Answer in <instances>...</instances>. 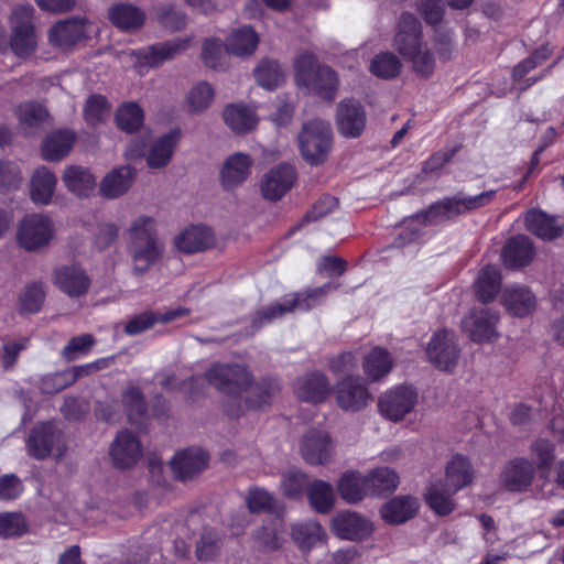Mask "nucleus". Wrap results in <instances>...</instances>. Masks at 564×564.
Returning <instances> with one entry per match:
<instances>
[{"label":"nucleus","mask_w":564,"mask_h":564,"mask_svg":"<svg viewBox=\"0 0 564 564\" xmlns=\"http://www.w3.org/2000/svg\"><path fill=\"white\" fill-rule=\"evenodd\" d=\"M128 253L132 259L134 275H143L164 252V243L159 238L156 223L150 216H139L128 230Z\"/></svg>","instance_id":"obj_1"},{"label":"nucleus","mask_w":564,"mask_h":564,"mask_svg":"<svg viewBox=\"0 0 564 564\" xmlns=\"http://www.w3.org/2000/svg\"><path fill=\"white\" fill-rule=\"evenodd\" d=\"M295 78L300 86L323 99H333L337 90L336 73L327 65L318 62L311 52L301 53L294 61Z\"/></svg>","instance_id":"obj_2"},{"label":"nucleus","mask_w":564,"mask_h":564,"mask_svg":"<svg viewBox=\"0 0 564 564\" xmlns=\"http://www.w3.org/2000/svg\"><path fill=\"white\" fill-rule=\"evenodd\" d=\"M496 196V191L482 192L475 196H466L457 193L454 196L445 197L434 204L420 215L426 225L437 224L452 217L473 212L489 204Z\"/></svg>","instance_id":"obj_3"},{"label":"nucleus","mask_w":564,"mask_h":564,"mask_svg":"<svg viewBox=\"0 0 564 564\" xmlns=\"http://www.w3.org/2000/svg\"><path fill=\"white\" fill-rule=\"evenodd\" d=\"M299 143L302 156L308 164H323L333 147L330 124L322 119L308 121L300 132Z\"/></svg>","instance_id":"obj_4"},{"label":"nucleus","mask_w":564,"mask_h":564,"mask_svg":"<svg viewBox=\"0 0 564 564\" xmlns=\"http://www.w3.org/2000/svg\"><path fill=\"white\" fill-rule=\"evenodd\" d=\"M34 8L31 4H19L13 8L10 17V46L15 55H32L37 47V34L34 25Z\"/></svg>","instance_id":"obj_5"},{"label":"nucleus","mask_w":564,"mask_h":564,"mask_svg":"<svg viewBox=\"0 0 564 564\" xmlns=\"http://www.w3.org/2000/svg\"><path fill=\"white\" fill-rule=\"evenodd\" d=\"M206 380L220 392L238 398L252 384V376L239 364H216L205 373Z\"/></svg>","instance_id":"obj_6"},{"label":"nucleus","mask_w":564,"mask_h":564,"mask_svg":"<svg viewBox=\"0 0 564 564\" xmlns=\"http://www.w3.org/2000/svg\"><path fill=\"white\" fill-rule=\"evenodd\" d=\"M417 403V392L410 386H397L379 397L380 414L392 422H399L413 411Z\"/></svg>","instance_id":"obj_7"},{"label":"nucleus","mask_w":564,"mask_h":564,"mask_svg":"<svg viewBox=\"0 0 564 564\" xmlns=\"http://www.w3.org/2000/svg\"><path fill=\"white\" fill-rule=\"evenodd\" d=\"M53 235L52 220L47 216L32 214L20 221L17 239L23 249L34 251L47 246Z\"/></svg>","instance_id":"obj_8"},{"label":"nucleus","mask_w":564,"mask_h":564,"mask_svg":"<svg viewBox=\"0 0 564 564\" xmlns=\"http://www.w3.org/2000/svg\"><path fill=\"white\" fill-rule=\"evenodd\" d=\"M535 476V465L525 457L508 460L499 474V485L509 492H524Z\"/></svg>","instance_id":"obj_9"},{"label":"nucleus","mask_w":564,"mask_h":564,"mask_svg":"<svg viewBox=\"0 0 564 564\" xmlns=\"http://www.w3.org/2000/svg\"><path fill=\"white\" fill-rule=\"evenodd\" d=\"M426 354L436 368L444 371L454 369L459 358L455 334L447 329L435 333L427 345Z\"/></svg>","instance_id":"obj_10"},{"label":"nucleus","mask_w":564,"mask_h":564,"mask_svg":"<svg viewBox=\"0 0 564 564\" xmlns=\"http://www.w3.org/2000/svg\"><path fill=\"white\" fill-rule=\"evenodd\" d=\"M498 318L499 315L489 308H473L462 319V329L474 341H489L497 335Z\"/></svg>","instance_id":"obj_11"},{"label":"nucleus","mask_w":564,"mask_h":564,"mask_svg":"<svg viewBox=\"0 0 564 564\" xmlns=\"http://www.w3.org/2000/svg\"><path fill=\"white\" fill-rule=\"evenodd\" d=\"M336 123L338 132L343 137L349 139L359 138L366 128V111L355 100H343L337 105Z\"/></svg>","instance_id":"obj_12"},{"label":"nucleus","mask_w":564,"mask_h":564,"mask_svg":"<svg viewBox=\"0 0 564 564\" xmlns=\"http://www.w3.org/2000/svg\"><path fill=\"white\" fill-rule=\"evenodd\" d=\"M422 25L419 19L409 12L400 15L394 36V47L405 59L423 45Z\"/></svg>","instance_id":"obj_13"},{"label":"nucleus","mask_w":564,"mask_h":564,"mask_svg":"<svg viewBox=\"0 0 564 564\" xmlns=\"http://www.w3.org/2000/svg\"><path fill=\"white\" fill-rule=\"evenodd\" d=\"M191 44V37H175L170 41L156 43L149 47L139 50L133 54L141 63L151 67H156L184 53L189 48Z\"/></svg>","instance_id":"obj_14"},{"label":"nucleus","mask_w":564,"mask_h":564,"mask_svg":"<svg viewBox=\"0 0 564 564\" xmlns=\"http://www.w3.org/2000/svg\"><path fill=\"white\" fill-rule=\"evenodd\" d=\"M253 160L250 155L236 152L223 163L219 172V182L224 191H234L240 187L251 175Z\"/></svg>","instance_id":"obj_15"},{"label":"nucleus","mask_w":564,"mask_h":564,"mask_svg":"<svg viewBox=\"0 0 564 564\" xmlns=\"http://www.w3.org/2000/svg\"><path fill=\"white\" fill-rule=\"evenodd\" d=\"M332 530L343 540L362 541L371 535L373 527L356 512L341 511L333 518Z\"/></svg>","instance_id":"obj_16"},{"label":"nucleus","mask_w":564,"mask_h":564,"mask_svg":"<svg viewBox=\"0 0 564 564\" xmlns=\"http://www.w3.org/2000/svg\"><path fill=\"white\" fill-rule=\"evenodd\" d=\"M296 178L291 164H281L270 170L261 181L262 196L271 202L281 199L293 186Z\"/></svg>","instance_id":"obj_17"},{"label":"nucleus","mask_w":564,"mask_h":564,"mask_svg":"<svg viewBox=\"0 0 564 564\" xmlns=\"http://www.w3.org/2000/svg\"><path fill=\"white\" fill-rule=\"evenodd\" d=\"M370 393L359 377H347L336 388V401L346 411H359L368 404Z\"/></svg>","instance_id":"obj_18"},{"label":"nucleus","mask_w":564,"mask_h":564,"mask_svg":"<svg viewBox=\"0 0 564 564\" xmlns=\"http://www.w3.org/2000/svg\"><path fill=\"white\" fill-rule=\"evenodd\" d=\"M301 454L310 465H324L332 460L333 444L324 431L311 430L302 438Z\"/></svg>","instance_id":"obj_19"},{"label":"nucleus","mask_w":564,"mask_h":564,"mask_svg":"<svg viewBox=\"0 0 564 564\" xmlns=\"http://www.w3.org/2000/svg\"><path fill=\"white\" fill-rule=\"evenodd\" d=\"M209 456L200 448H188L177 453L171 462L172 470L181 481L199 475L208 465Z\"/></svg>","instance_id":"obj_20"},{"label":"nucleus","mask_w":564,"mask_h":564,"mask_svg":"<svg viewBox=\"0 0 564 564\" xmlns=\"http://www.w3.org/2000/svg\"><path fill=\"white\" fill-rule=\"evenodd\" d=\"M142 455L139 438L128 430L119 432L110 447V456L119 468L133 466Z\"/></svg>","instance_id":"obj_21"},{"label":"nucleus","mask_w":564,"mask_h":564,"mask_svg":"<svg viewBox=\"0 0 564 564\" xmlns=\"http://www.w3.org/2000/svg\"><path fill=\"white\" fill-rule=\"evenodd\" d=\"M55 285L70 297L85 295L90 286L86 272L76 265H63L53 273Z\"/></svg>","instance_id":"obj_22"},{"label":"nucleus","mask_w":564,"mask_h":564,"mask_svg":"<svg viewBox=\"0 0 564 564\" xmlns=\"http://www.w3.org/2000/svg\"><path fill=\"white\" fill-rule=\"evenodd\" d=\"M330 392V383L325 375L311 372L297 378L294 383V393L305 402H323Z\"/></svg>","instance_id":"obj_23"},{"label":"nucleus","mask_w":564,"mask_h":564,"mask_svg":"<svg viewBox=\"0 0 564 564\" xmlns=\"http://www.w3.org/2000/svg\"><path fill=\"white\" fill-rule=\"evenodd\" d=\"M524 223L529 232L543 240H553L563 234V223L557 217L550 216L541 209L527 212Z\"/></svg>","instance_id":"obj_24"},{"label":"nucleus","mask_w":564,"mask_h":564,"mask_svg":"<svg viewBox=\"0 0 564 564\" xmlns=\"http://www.w3.org/2000/svg\"><path fill=\"white\" fill-rule=\"evenodd\" d=\"M85 37V22L79 18H69L55 23L48 32L50 43L61 50H67Z\"/></svg>","instance_id":"obj_25"},{"label":"nucleus","mask_w":564,"mask_h":564,"mask_svg":"<svg viewBox=\"0 0 564 564\" xmlns=\"http://www.w3.org/2000/svg\"><path fill=\"white\" fill-rule=\"evenodd\" d=\"M58 441V433L52 423L34 426L26 440L29 454L35 459L47 458Z\"/></svg>","instance_id":"obj_26"},{"label":"nucleus","mask_w":564,"mask_h":564,"mask_svg":"<svg viewBox=\"0 0 564 564\" xmlns=\"http://www.w3.org/2000/svg\"><path fill=\"white\" fill-rule=\"evenodd\" d=\"M534 254L532 241L524 235H518L507 241L502 249L503 264L508 269H519L528 265Z\"/></svg>","instance_id":"obj_27"},{"label":"nucleus","mask_w":564,"mask_h":564,"mask_svg":"<svg viewBox=\"0 0 564 564\" xmlns=\"http://www.w3.org/2000/svg\"><path fill=\"white\" fill-rule=\"evenodd\" d=\"M76 134L67 129H61L50 133L43 141L42 156L48 162L63 160L73 149Z\"/></svg>","instance_id":"obj_28"},{"label":"nucleus","mask_w":564,"mask_h":564,"mask_svg":"<svg viewBox=\"0 0 564 564\" xmlns=\"http://www.w3.org/2000/svg\"><path fill=\"white\" fill-rule=\"evenodd\" d=\"M214 243V232L207 226H192L181 232L175 240L177 249L185 253L204 251Z\"/></svg>","instance_id":"obj_29"},{"label":"nucleus","mask_w":564,"mask_h":564,"mask_svg":"<svg viewBox=\"0 0 564 564\" xmlns=\"http://www.w3.org/2000/svg\"><path fill=\"white\" fill-rule=\"evenodd\" d=\"M223 116L226 124L238 134L254 130L259 121L256 109L242 104L226 106Z\"/></svg>","instance_id":"obj_30"},{"label":"nucleus","mask_w":564,"mask_h":564,"mask_svg":"<svg viewBox=\"0 0 564 564\" xmlns=\"http://www.w3.org/2000/svg\"><path fill=\"white\" fill-rule=\"evenodd\" d=\"M419 509L416 498L411 496H398L386 502L381 510L382 519L390 524H400L412 519Z\"/></svg>","instance_id":"obj_31"},{"label":"nucleus","mask_w":564,"mask_h":564,"mask_svg":"<svg viewBox=\"0 0 564 564\" xmlns=\"http://www.w3.org/2000/svg\"><path fill=\"white\" fill-rule=\"evenodd\" d=\"M502 301L506 308L514 316L523 317L532 313L536 299L525 286H508L503 290Z\"/></svg>","instance_id":"obj_32"},{"label":"nucleus","mask_w":564,"mask_h":564,"mask_svg":"<svg viewBox=\"0 0 564 564\" xmlns=\"http://www.w3.org/2000/svg\"><path fill=\"white\" fill-rule=\"evenodd\" d=\"M110 22L122 31L139 30L145 21V13L130 3H116L108 10Z\"/></svg>","instance_id":"obj_33"},{"label":"nucleus","mask_w":564,"mask_h":564,"mask_svg":"<svg viewBox=\"0 0 564 564\" xmlns=\"http://www.w3.org/2000/svg\"><path fill=\"white\" fill-rule=\"evenodd\" d=\"M400 479L390 467H378L366 475V486L369 496L381 497L392 494L399 486Z\"/></svg>","instance_id":"obj_34"},{"label":"nucleus","mask_w":564,"mask_h":564,"mask_svg":"<svg viewBox=\"0 0 564 564\" xmlns=\"http://www.w3.org/2000/svg\"><path fill=\"white\" fill-rule=\"evenodd\" d=\"M57 178L46 166L37 167L30 182V195L35 204L47 205L54 195Z\"/></svg>","instance_id":"obj_35"},{"label":"nucleus","mask_w":564,"mask_h":564,"mask_svg":"<svg viewBox=\"0 0 564 564\" xmlns=\"http://www.w3.org/2000/svg\"><path fill=\"white\" fill-rule=\"evenodd\" d=\"M180 140V131L172 130L160 137L151 147L147 163L151 169H161L166 166L174 153L175 147Z\"/></svg>","instance_id":"obj_36"},{"label":"nucleus","mask_w":564,"mask_h":564,"mask_svg":"<svg viewBox=\"0 0 564 564\" xmlns=\"http://www.w3.org/2000/svg\"><path fill=\"white\" fill-rule=\"evenodd\" d=\"M63 182L69 192L86 197L94 191L96 177L87 167L69 165L64 171Z\"/></svg>","instance_id":"obj_37"},{"label":"nucleus","mask_w":564,"mask_h":564,"mask_svg":"<svg viewBox=\"0 0 564 564\" xmlns=\"http://www.w3.org/2000/svg\"><path fill=\"white\" fill-rule=\"evenodd\" d=\"M134 173L131 167L122 166L107 174L100 183V193L107 198H117L132 185Z\"/></svg>","instance_id":"obj_38"},{"label":"nucleus","mask_w":564,"mask_h":564,"mask_svg":"<svg viewBox=\"0 0 564 564\" xmlns=\"http://www.w3.org/2000/svg\"><path fill=\"white\" fill-rule=\"evenodd\" d=\"M474 477L470 462L463 455H455L446 468L445 486L457 492L469 485Z\"/></svg>","instance_id":"obj_39"},{"label":"nucleus","mask_w":564,"mask_h":564,"mask_svg":"<svg viewBox=\"0 0 564 564\" xmlns=\"http://www.w3.org/2000/svg\"><path fill=\"white\" fill-rule=\"evenodd\" d=\"M292 538L301 550L310 551L319 542H324L327 534L315 520L296 523L292 527Z\"/></svg>","instance_id":"obj_40"},{"label":"nucleus","mask_w":564,"mask_h":564,"mask_svg":"<svg viewBox=\"0 0 564 564\" xmlns=\"http://www.w3.org/2000/svg\"><path fill=\"white\" fill-rule=\"evenodd\" d=\"M307 499L318 513H328L335 505V492L330 484L315 480L307 486Z\"/></svg>","instance_id":"obj_41"},{"label":"nucleus","mask_w":564,"mask_h":564,"mask_svg":"<svg viewBox=\"0 0 564 564\" xmlns=\"http://www.w3.org/2000/svg\"><path fill=\"white\" fill-rule=\"evenodd\" d=\"M46 292L42 282L28 283L19 293L17 310L20 314L40 312L45 301Z\"/></svg>","instance_id":"obj_42"},{"label":"nucleus","mask_w":564,"mask_h":564,"mask_svg":"<svg viewBox=\"0 0 564 564\" xmlns=\"http://www.w3.org/2000/svg\"><path fill=\"white\" fill-rule=\"evenodd\" d=\"M338 491L340 497L348 503L361 501L366 496H369L366 486V476L356 471L344 474L338 482Z\"/></svg>","instance_id":"obj_43"},{"label":"nucleus","mask_w":564,"mask_h":564,"mask_svg":"<svg viewBox=\"0 0 564 564\" xmlns=\"http://www.w3.org/2000/svg\"><path fill=\"white\" fill-rule=\"evenodd\" d=\"M337 288L338 284L326 283L318 288L307 289L305 291L294 293L288 296V301L290 303V306H292V312L295 308H299L301 311H310L311 308L321 304L325 296L329 292L336 290Z\"/></svg>","instance_id":"obj_44"},{"label":"nucleus","mask_w":564,"mask_h":564,"mask_svg":"<svg viewBox=\"0 0 564 564\" xmlns=\"http://www.w3.org/2000/svg\"><path fill=\"white\" fill-rule=\"evenodd\" d=\"M259 43L257 33L252 28L243 26L231 33L227 39L226 48L228 53L237 56L251 55Z\"/></svg>","instance_id":"obj_45"},{"label":"nucleus","mask_w":564,"mask_h":564,"mask_svg":"<svg viewBox=\"0 0 564 564\" xmlns=\"http://www.w3.org/2000/svg\"><path fill=\"white\" fill-rule=\"evenodd\" d=\"M501 275L495 265L485 267L477 278L476 293L482 303L491 302L500 290Z\"/></svg>","instance_id":"obj_46"},{"label":"nucleus","mask_w":564,"mask_h":564,"mask_svg":"<svg viewBox=\"0 0 564 564\" xmlns=\"http://www.w3.org/2000/svg\"><path fill=\"white\" fill-rule=\"evenodd\" d=\"M392 366L393 360L390 354L380 347L373 348L364 361V370L372 381L380 380L387 376Z\"/></svg>","instance_id":"obj_47"},{"label":"nucleus","mask_w":564,"mask_h":564,"mask_svg":"<svg viewBox=\"0 0 564 564\" xmlns=\"http://www.w3.org/2000/svg\"><path fill=\"white\" fill-rule=\"evenodd\" d=\"M17 117L25 132L31 133L48 119L47 110L36 102H24L17 108Z\"/></svg>","instance_id":"obj_48"},{"label":"nucleus","mask_w":564,"mask_h":564,"mask_svg":"<svg viewBox=\"0 0 564 564\" xmlns=\"http://www.w3.org/2000/svg\"><path fill=\"white\" fill-rule=\"evenodd\" d=\"M215 98V90L207 82L195 84L186 95V106L192 113H200L207 110Z\"/></svg>","instance_id":"obj_49"},{"label":"nucleus","mask_w":564,"mask_h":564,"mask_svg":"<svg viewBox=\"0 0 564 564\" xmlns=\"http://www.w3.org/2000/svg\"><path fill=\"white\" fill-rule=\"evenodd\" d=\"M254 78L261 87L273 90L284 82V73L278 62L265 59L254 69Z\"/></svg>","instance_id":"obj_50"},{"label":"nucleus","mask_w":564,"mask_h":564,"mask_svg":"<svg viewBox=\"0 0 564 564\" xmlns=\"http://www.w3.org/2000/svg\"><path fill=\"white\" fill-rule=\"evenodd\" d=\"M221 535L213 528H204L196 543L195 554L198 561H213L219 553Z\"/></svg>","instance_id":"obj_51"},{"label":"nucleus","mask_w":564,"mask_h":564,"mask_svg":"<svg viewBox=\"0 0 564 564\" xmlns=\"http://www.w3.org/2000/svg\"><path fill=\"white\" fill-rule=\"evenodd\" d=\"M455 492L451 491L449 487L432 485L426 492V502L432 510L440 516H447L454 510V501L452 496Z\"/></svg>","instance_id":"obj_52"},{"label":"nucleus","mask_w":564,"mask_h":564,"mask_svg":"<svg viewBox=\"0 0 564 564\" xmlns=\"http://www.w3.org/2000/svg\"><path fill=\"white\" fill-rule=\"evenodd\" d=\"M401 66V61L395 54L386 52L373 57L370 72L377 77L390 79L400 74Z\"/></svg>","instance_id":"obj_53"},{"label":"nucleus","mask_w":564,"mask_h":564,"mask_svg":"<svg viewBox=\"0 0 564 564\" xmlns=\"http://www.w3.org/2000/svg\"><path fill=\"white\" fill-rule=\"evenodd\" d=\"M291 312L292 306H290L288 297H284L282 302L272 303L257 311L251 319L250 327L253 332H256L263 327L265 324H269Z\"/></svg>","instance_id":"obj_54"},{"label":"nucleus","mask_w":564,"mask_h":564,"mask_svg":"<svg viewBox=\"0 0 564 564\" xmlns=\"http://www.w3.org/2000/svg\"><path fill=\"white\" fill-rule=\"evenodd\" d=\"M118 127L127 132H134L143 123V110L135 102H127L116 113Z\"/></svg>","instance_id":"obj_55"},{"label":"nucleus","mask_w":564,"mask_h":564,"mask_svg":"<svg viewBox=\"0 0 564 564\" xmlns=\"http://www.w3.org/2000/svg\"><path fill=\"white\" fill-rule=\"evenodd\" d=\"M109 105L106 97L101 95L90 96L84 106V118L89 126L102 123L109 116Z\"/></svg>","instance_id":"obj_56"},{"label":"nucleus","mask_w":564,"mask_h":564,"mask_svg":"<svg viewBox=\"0 0 564 564\" xmlns=\"http://www.w3.org/2000/svg\"><path fill=\"white\" fill-rule=\"evenodd\" d=\"M122 403L127 409L129 421L134 423L147 413L144 395L139 388L130 387L122 392Z\"/></svg>","instance_id":"obj_57"},{"label":"nucleus","mask_w":564,"mask_h":564,"mask_svg":"<svg viewBox=\"0 0 564 564\" xmlns=\"http://www.w3.org/2000/svg\"><path fill=\"white\" fill-rule=\"evenodd\" d=\"M308 485L307 475L301 470L290 469L282 475L281 488L289 499H300Z\"/></svg>","instance_id":"obj_58"},{"label":"nucleus","mask_w":564,"mask_h":564,"mask_svg":"<svg viewBox=\"0 0 564 564\" xmlns=\"http://www.w3.org/2000/svg\"><path fill=\"white\" fill-rule=\"evenodd\" d=\"M28 523L22 513L3 512L0 513V538L13 539L26 533Z\"/></svg>","instance_id":"obj_59"},{"label":"nucleus","mask_w":564,"mask_h":564,"mask_svg":"<svg viewBox=\"0 0 564 564\" xmlns=\"http://www.w3.org/2000/svg\"><path fill=\"white\" fill-rule=\"evenodd\" d=\"M405 61L410 62L413 70L423 78L432 76L435 69V58L426 44H423L415 53H412Z\"/></svg>","instance_id":"obj_60"},{"label":"nucleus","mask_w":564,"mask_h":564,"mask_svg":"<svg viewBox=\"0 0 564 564\" xmlns=\"http://www.w3.org/2000/svg\"><path fill=\"white\" fill-rule=\"evenodd\" d=\"M555 446L552 442L541 438L531 445V454L536 460V467L542 475L547 474L555 458Z\"/></svg>","instance_id":"obj_61"},{"label":"nucleus","mask_w":564,"mask_h":564,"mask_svg":"<svg viewBox=\"0 0 564 564\" xmlns=\"http://www.w3.org/2000/svg\"><path fill=\"white\" fill-rule=\"evenodd\" d=\"M158 18L160 23L172 32L180 31L186 25V15L172 4L160 7Z\"/></svg>","instance_id":"obj_62"},{"label":"nucleus","mask_w":564,"mask_h":564,"mask_svg":"<svg viewBox=\"0 0 564 564\" xmlns=\"http://www.w3.org/2000/svg\"><path fill=\"white\" fill-rule=\"evenodd\" d=\"M22 181L21 172L17 164L9 161H0V191L8 192L19 187Z\"/></svg>","instance_id":"obj_63"},{"label":"nucleus","mask_w":564,"mask_h":564,"mask_svg":"<svg viewBox=\"0 0 564 564\" xmlns=\"http://www.w3.org/2000/svg\"><path fill=\"white\" fill-rule=\"evenodd\" d=\"M247 506L253 513L272 511L274 508V498L263 489L250 490L247 498Z\"/></svg>","instance_id":"obj_64"}]
</instances>
